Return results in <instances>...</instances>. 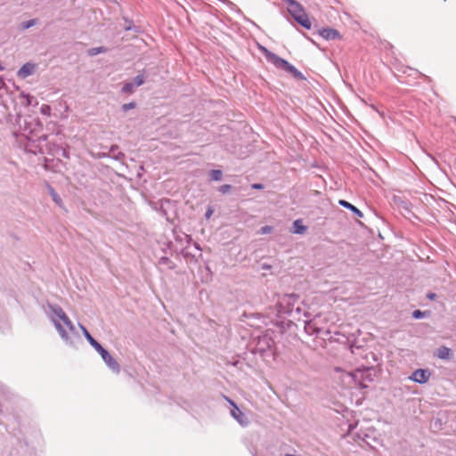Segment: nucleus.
Returning <instances> with one entry per match:
<instances>
[{
  "instance_id": "f257e3e1",
  "label": "nucleus",
  "mask_w": 456,
  "mask_h": 456,
  "mask_svg": "<svg viewBox=\"0 0 456 456\" xmlns=\"http://www.w3.org/2000/svg\"><path fill=\"white\" fill-rule=\"evenodd\" d=\"M48 307L51 311V320L53 322L56 330H58L61 338L68 342L69 340V337L65 330V329L62 327L59 320L62 321L64 325L71 331H75V326L73 325L72 322L69 320L68 315L65 314L63 309L59 305H52L49 304Z\"/></svg>"
},
{
  "instance_id": "f03ea898",
  "label": "nucleus",
  "mask_w": 456,
  "mask_h": 456,
  "mask_svg": "<svg viewBox=\"0 0 456 456\" xmlns=\"http://www.w3.org/2000/svg\"><path fill=\"white\" fill-rule=\"evenodd\" d=\"M79 328L81 329L86 339L96 350V352L102 356V358L103 362L106 363V365L114 373H119L120 365L116 361V359L113 358L110 355V354L97 340H95L92 337V335L89 333V331L86 329V327L84 325L79 324Z\"/></svg>"
},
{
  "instance_id": "7ed1b4c3",
  "label": "nucleus",
  "mask_w": 456,
  "mask_h": 456,
  "mask_svg": "<svg viewBox=\"0 0 456 456\" xmlns=\"http://www.w3.org/2000/svg\"><path fill=\"white\" fill-rule=\"evenodd\" d=\"M299 296L297 294H286L278 302V313L280 314H289L293 318L300 321V317H297L301 313V307L296 306V303L298 301Z\"/></svg>"
},
{
  "instance_id": "20e7f679",
  "label": "nucleus",
  "mask_w": 456,
  "mask_h": 456,
  "mask_svg": "<svg viewBox=\"0 0 456 456\" xmlns=\"http://www.w3.org/2000/svg\"><path fill=\"white\" fill-rule=\"evenodd\" d=\"M374 370L372 368L357 369L354 372L349 373V377L358 385L360 388L368 387L367 382L374 380Z\"/></svg>"
},
{
  "instance_id": "39448f33",
  "label": "nucleus",
  "mask_w": 456,
  "mask_h": 456,
  "mask_svg": "<svg viewBox=\"0 0 456 456\" xmlns=\"http://www.w3.org/2000/svg\"><path fill=\"white\" fill-rule=\"evenodd\" d=\"M31 146L35 149L29 151L36 153L37 151L43 152L41 142L46 141L47 135L45 134H37L34 130H29L28 134H24Z\"/></svg>"
},
{
  "instance_id": "423d86ee",
  "label": "nucleus",
  "mask_w": 456,
  "mask_h": 456,
  "mask_svg": "<svg viewBox=\"0 0 456 456\" xmlns=\"http://www.w3.org/2000/svg\"><path fill=\"white\" fill-rule=\"evenodd\" d=\"M277 69H282L289 74L292 77L298 80H305V77L303 75L301 71H299L295 66L290 64L288 61L283 58H281L278 63L275 65Z\"/></svg>"
},
{
  "instance_id": "0eeeda50",
  "label": "nucleus",
  "mask_w": 456,
  "mask_h": 456,
  "mask_svg": "<svg viewBox=\"0 0 456 456\" xmlns=\"http://www.w3.org/2000/svg\"><path fill=\"white\" fill-rule=\"evenodd\" d=\"M274 344L273 338L268 335H264L258 338L256 351L260 353L262 355L267 351L271 350Z\"/></svg>"
},
{
  "instance_id": "6e6552de",
  "label": "nucleus",
  "mask_w": 456,
  "mask_h": 456,
  "mask_svg": "<svg viewBox=\"0 0 456 456\" xmlns=\"http://www.w3.org/2000/svg\"><path fill=\"white\" fill-rule=\"evenodd\" d=\"M431 377V371L428 369H418L412 372L409 379L419 384L427 383Z\"/></svg>"
},
{
  "instance_id": "1a4fd4ad",
  "label": "nucleus",
  "mask_w": 456,
  "mask_h": 456,
  "mask_svg": "<svg viewBox=\"0 0 456 456\" xmlns=\"http://www.w3.org/2000/svg\"><path fill=\"white\" fill-rule=\"evenodd\" d=\"M284 4L288 5V12L292 16L293 19L295 17L299 16L300 14L304 13L305 11L302 4H300L296 0H281Z\"/></svg>"
},
{
  "instance_id": "9d476101",
  "label": "nucleus",
  "mask_w": 456,
  "mask_h": 456,
  "mask_svg": "<svg viewBox=\"0 0 456 456\" xmlns=\"http://www.w3.org/2000/svg\"><path fill=\"white\" fill-rule=\"evenodd\" d=\"M316 317L317 316H315L314 318H313L311 320L304 321V322H305L304 329H305V331L308 335L319 336L322 332V329L317 325Z\"/></svg>"
},
{
  "instance_id": "9b49d317",
  "label": "nucleus",
  "mask_w": 456,
  "mask_h": 456,
  "mask_svg": "<svg viewBox=\"0 0 456 456\" xmlns=\"http://www.w3.org/2000/svg\"><path fill=\"white\" fill-rule=\"evenodd\" d=\"M37 69V65L31 62H27L21 66V68L18 70L17 76L20 78H26L32 74H34L35 70Z\"/></svg>"
},
{
  "instance_id": "f8f14e48",
  "label": "nucleus",
  "mask_w": 456,
  "mask_h": 456,
  "mask_svg": "<svg viewBox=\"0 0 456 456\" xmlns=\"http://www.w3.org/2000/svg\"><path fill=\"white\" fill-rule=\"evenodd\" d=\"M319 35L325 40H335L341 37L339 32L331 28H323L319 30Z\"/></svg>"
},
{
  "instance_id": "ddd939ff",
  "label": "nucleus",
  "mask_w": 456,
  "mask_h": 456,
  "mask_svg": "<svg viewBox=\"0 0 456 456\" xmlns=\"http://www.w3.org/2000/svg\"><path fill=\"white\" fill-rule=\"evenodd\" d=\"M103 157H110L115 160L122 161L125 159V154L119 151L117 144L111 145L108 153H102Z\"/></svg>"
},
{
  "instance_id": "4468645a",
  "label": "nucleus",
  "mask_w": 456,
  "mask_h": 456,
  "mask_svg": "<svg viewBox=\"0 0 456 456\" xmlns=\"http://www.w3.org/2000/svg\"><path fill=\"white\" fill-rule=\"evenodd\" d=\"M231 415L242 426H246L248 422L245 414L238 408L237 405H234V409L231 411Z\"/></svg>"
},
{
  "instance_id": "2eb2a0df",
  "label": "nucleus",
  "mask_w": 456,
  "mask_h": 456,
  "mask_svg": "<svg viewBox=\"0 0 456 456\" xmlns=\"http://www.w3.org/2000/svg\"><path fill=\"white\" fill-rule=\"evenodd\" d=\"M260 50H261L262 53L264 54V56L265 57L266 61L274 66L278 63V61L281 58V57L278 56L277 54H275L274 53L269 51L267 48H265L264 46H261Z\"/></svg>"
},
{
  "instance_id": "dca6fc26",
  "label": "nucleus",
  "mask_w": 456,
  "mask_h": 456,
  "mask_svg": "<svg viewBox=\"0 0 456 456\" xmlns=\"http://www.w3.org/2000/svg\"><path fill=\"white\" fill-rule=\"evenodd\" d=\"M436 355L439 358V359H442V360H449L450 358H452V351L451 348L445 346H440L437 351H436Z\"/></svg>"
},
{
  "instance_id": "f3484780",
  "label": "nucleus",
  "mask_w": 456,
  "mask_h": 456,
  "mask_svg": "<svg viewBox=\"0 0 456 456\" xmlns=\"http://www.w3.org/2000/svg\"><path fill=\"white\" fill-rule=\"evenodd\" d=\"M338 204L346 208V209H349L350 211H352L355 216H359V217H362L363 215H362V212L358 209L355 206H354L353 204H351L350 202L345 200H338Z\"/></svg>"
},
{
  "instance_id": "a211bd4d",
  "label": "nucleus",
  "mask_w": 456,
  "mask_h": 456,
  "mask_svg": "<svg viewBox=\"0 0 456 456\" xmlns=\"http://www.w3.org/2000/svg\"><path fill=\"white\" fill-rule=\"evenodd\" d=\"M298 24H300L303 28L306 29H310L312 27V23L308 18V15L305 12L304 13L300 14L299 16L295 17L294 19Z\"/></svg>"
},
{
  "instance_id": "6ab92c4d",
  "label": "nucleus",
  "mask_w": 456,
  "mask_h": 456,
  "mask_svg": "<svg viewBox=\"0 0 456 456\" xmlns=\"http://www.w3.org/2000/svg\"><path fill=\"white\" fill-rule=\"evenodd\" d=\"M306 231V226H305L300 219L295 220L293 222V232L296 234H303Z\"/></svg>"
},
{
  "instance_id": "aec40b11",
  "label": "nucleus",
  "mask_w": 456,
  "mask_h": 456,
  "mask_svg": "<svg viewBox=\"0 0 456 456\" xmlns=\"http://www.w3.org/2000/svg\"><path fill=\"white\" fill-rule=\"evenodd\" d=\"M159 265H166L167 267V269H169V270H173L175 267V263L172 262L170 260V258H168L167 256L160 257L159 260Z\"/></svg>"
},
{
  "instance_id": "412c9836",
  "label": "nucleus",
  "mask_w": 456,
  "mask_h": 456,
  "mask_svg": "<svg viewBox=\"0 0 456 456\" xmlns=\"http://www.w3.org/2000/svg\"><path fill=\"white\" fill-rule=\"evenodd\" d=\"M108 49L104 46L93 47L87 51L89 56H95L100 53H107Z\"/></svg>"
},
{
  "instance_id": "4be33fe9",
  "label": "nucleus",
  "mask_w": 456,
  "mask_h": 456,
  "mask_svg": "<svg viewBox=\"0 0 456 456\" xmlns=\"http://www.w3.org/2000/svg\"><path fill=\"white\" fill-rule=\"evenodd\" d=\"M48 191H49V194L51 195L53 200L56 204L60 205L61 203V198L51 185H48Z\"/></svg>"
},
{
  "instance_id": "5701e85b",
  "label": "nucleus",
  "mask_w": 456,
  "mask_h": 456,
  "mask_svg": "<svg viewBox=\"0 0 456 456\" xmlns=\"http://www.w3.org/2000/svg\"><path fill=\"white\" fill-rule=\"evenodd\" d=\"M209 176L213 181H221L223 177V172L220 169H213L210 171Z\"/></svg>"
},
{
  "instance_id": "b1692460",
  "label": "nucleus",
  "mask_w": 456,
  "mask_h": 456,
  "mask_svg": "<svg viewBox=\"0 0 456 456\" xmlns=\"http://www.w3.org/2000/svg\"><path fill=\"white\" fill-rule=\"evenodd\" d=\"M145 82V77H144V75L143 74H138L136 77H134L133 78V80L131 81V83L134 84V87H138L142 85H143Z\"/></svg>"
},
{
  "instance_id": "393cba45",
  "label": "nucleus",
  "mask_w": 456,
  "mask_h": 456,
  "mask_svg": "<svg viewBox=\"0 0 456 456\" xmlns=\"http://www.w3.org/2000/svg\"><path fill=\"white\" fill-rule=\"evenodd\" d=\"M37 23H38V20L37 19H31V20H28L21 22L20 23V28L22 29H28L31 27L37 25Z\"/></svg>"
},
{
  "instance_id": "a878e982",
  "label": "nucleus",
  "mask_w": 456,
  "mask_h": 456,
  "mask_svg": "<svg viewBox=\"0 0 456 456\" xmlns=\"http://www.w3.org/2000/svg\"><path fill=\"white\" fill-rule=\"evenodd\" d=\"M134 84L131 83V82H126L122 88H121V92L123 94H131L134 92Z\"/></svg>"
},
{
  "instance_id": "bb28decb",
  "label": "nucleus",
  "mask_w": 456,
  "mask_h": 456,
  "mask_svg": "<svg viewBox=\"0 0 456 456\" xmlns=\"http://www.w3.org/2000/svg\"><path fill=\"white\" fill-rule=\"evenodd\" d=\"M136 106V103L134 102H131L128 103H125L121 106V109L124 112L128 111L129 110L134 109Z\"/></svg>"
},
{
  "instance_id": "cd10ccee",
  "label": "nucleus",
  "mask_w": 456,
  "mask_h": 456,
  "mask_svg": "<svg viewBox=\"0 0 456 456\" xmlns=\"http://www.w3.org/2000/svg\"><path fill=\"white\" fill-rule=\"evenodd\" d=\"M427 316V312H422L420 310H415L412 313V317L414 319H421L423 317Z\"/></svg>"
},
{
  "instance_id": "c85d7f7f",
  "label": "nucleus",
  "mask_w": 456,
  "mask_h": 456,
  "mask_svg": "<svg viewBox=\"0 0 456 456\" xmlns=\"http://www.w3.org/2000/svg\"><path fill=\"white\" fill-rule=\"evenodd\" d=\"M273 231V227L272 226H269V225H265V226H263L260 228V230L258 231V234H268V233H271Z\"/></svg>"
},
{
  "instance_id": "c756f323",
  "label": "nucleus",
  "mask_w": 456,
  "mask_h": 456,
  "mask_svg": "<svg viewBox=\"0 0 456 456\" xmlns=\"http://www.w3.org/2000/svg\"><path fill=\"white\" fill-rule=\"evenodd\" d=\"M232 189V186L230 184H223L218 188V191L222 194H225L229 192Z\"/></svg>"
},
{
  "instance_id": "7c9ffc66",
  "label": "nucleus",
  "mask_w": 456,
  "mask_h": 456,
  "mask_svg": "<svg viewBox=\"0 0 456 456\" xmlns=\"http://www.w3.org/2000/svg\"><path fill=\"white\" fill-rule=\"evenodd\" d=\"M124 28H125V29H126V30H127V31H128V30H134V31H137L136 27L132 26V21H131V20H126V25H125V27H124Z\"/></svg>"
},
{
  "instance_id": "2f4dec72",
  "label": "nucleus",
  "mask_w": 456,
  "mask_h": 456,
  "mask_svg": "<svg viewBox=\"0 0 456 456\" xmlns=\"http://www.w3.org/2000/svg\"><path fill=\"white\" fill-rule=\"evenodd\" d=\"M219 1L224 3V4H226L227 6H230V7L235 6V4L232 2H231L230 0H219Z\"/></svg>"
},
{
  "instance_id": "473e14b6",
  "label": "nucleus",
  "mask_w": 456,
  "mask_h": 456,
  "mask_svg": "<svg viewBox=\"0 0 456 456\" xmlns=\"http://www.w3.org/2000/svg\"><path fill=\"white\" fill-rule=\"evenodd\" d=\"M251 187L256 190H262L264 185L262 183H253Z\"/></svg>"
},
{
  "instance_id": "72a5a7b5",
  "label": "nucleus",
  "mask_w": 456,
  "mask_h": 456,
  "mask_svg": "<svg viewBox=\"0 0 456 456\" xmlns=\"http://www.w3.org/2000/svg\"><path fill=\"white\" fill-rule=\"evenodd\" d=\"M213 214V210L211 208H208L206 213H205V216L206 218H209Z\"/></svg>"
},
{
  "instance_id": "f704fd0d",
  "label": "nucleus",
  "mask_w": 456,
  "mask_h": 456,
  "mask_svg": "<svg viewBox=\"0 0 456 456\" xmlns=\"http://www.w3.org/2000/svg\"><path fill=\"white\" fill-rule=\"evenodd\" d=\"M427 297L430 300H434L436 297V294L430 292L427 295Z\"/></svg>"
},
{
  "instance_id": "c9c22d12",
  "label": "nucleus",
  "mask_w": 456,
  "mask_h": 456,
  "mask_svg": "<svg viewBox=\"0 0 456 456\" xmlns=\"http://www.w3.org/2000/svg\"><path fill=\"white\" fill-rule=\"evenodd\" d=\"M224 398L229 402V403L234 408L235 403L232 400H230L228 397L224 396Z\"/></svg>"
},
{
  "instance_id": "e433bc0d",
  "label": "nucleus",
  "mask_w": 456,
  "mask_h": 456,
  "mask_svg": "<svg viewBox=\"0 0 456 456\" xmlns=\"http://www.w3.org/2000/svg\"><path fill=\"white\" fill-rule=\"evenodd\" d=\"M304 316L308 318L310 314L307 312H304Z\"/></svg>"
}]
</instances>
